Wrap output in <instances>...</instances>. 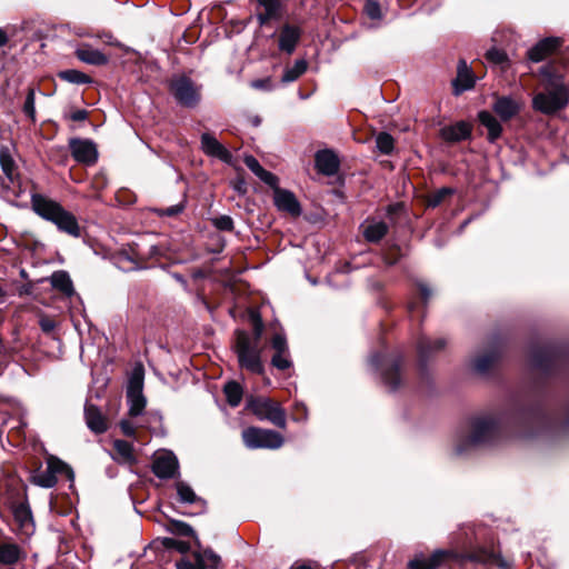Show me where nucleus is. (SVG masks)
I'll list each match as a JSON object with an SVG mask.
<instances>
[{
	"label": "nucleus",
	"mask_w": 569,
	"mask_h": 569,
	"mask_svg": "<svg viewBox=\"0 0 569 569\" xmlns=\"http://www.w3.org/2000/svg\"><path fill=\"white\" fill-rule=\"evenodd\" d=\"M0 167L3 174L11 184V187L6 186V188L11 191L16 198L20 197L24 191L22 188L21 174L18 170V166L11 154L10 149L6 146L0 148Z\"/></svg>",
	"instance_id": "obj_13"
},
{
	"label": "nucleus",
	"mask_w": 569,
	"mask_h": 569,
	"mask_svg": "<svg viewBox=\"0 0 569 569\" xmlns=\"http://www.w3.org/2000/svg\"><path fill=\"white\" fill-rule=\"evenodd\" d=\"M57 77L62 81L74 84H90L93 82V79L90 76L77 69L60 70L58 71Z\"/></svg>",
	"instance_id": "obj_39"
},
{
	"label": "nucleus",
	"mask_w": 569,
	"mask_h": 569,
	"mask_svg": "<svg viewBox=\"0 0 569 569\" xmlns=\"http://www.w3.org/2000/svg\"><path fill=\"white\" fill-rule=\"evenodd\" d=\"M380 256L387 267H393L406 256V253L399 243L392 240H387L380 249Z\"/></svg>",
	"instance_id": "obj_32"
},
{
	"label": "nucleus",
	"mask_w": 569,
	"mask_h": 569,
	"mask_svg": "<svg viewBox=\"0 0 569 569\" xmlns=\"http://www.w3.org/2000/svg\"><path fill=\"white\" fill-rule=\"evenodd\" d=\"M246 410L258 420H267L278 428L284 429L287 426L286 410L280 402L270 397L249 396L246 401Z\"/></svg>",
	"instance_id": "obj_10"
},
{
	"label": "nucleus",
	"mask_w": 569,
	"mask_h": 569,
	"mask_svg": "<svg viewBox=\"0 0 569 569\" xmlns=\"http://www.w3.org/2000/svg\"><path fill=\"white\" fill-rule=\"evenodd\" d=\"M369 363L380 373L381 381L389 392H396L402 387L406 367V357L402 352L382 353L377 351L370 356Z\"/></svg>",
	"instance_id": "obj_8"
},
{
	"label": "nucleus",
	"mask_w": 569,
	"mask_h": 569,
	"mask_svg": "<svg viewBox=\"0 0 569 569\" xmlns=\"http://www.w3.org/2000/svg\"><path fill=\"white\" fill-rule=\"evenodd\" d=\"M543 91L532 98V109L546 116H553L569 102V89L556 59L539 68Z\"/></svg>",
	"instance_id": "obj_3"
},
{
	"label": "nucleus",
	"mask_w": 569,
	"mask_h": 569,
	"mask_svg": "<svg viewBox=\"0 0 569 569\" xmlns=\"http://www.w3.org/2000/svg\"><path fill=\"white\" fill-rule=\"evenodd\" d=\"M89 114V111L86 109H77L71 111L68 118L74 122H80L87 120Z\"/></svg>",
	"instance_id": "obj_60"
},
{
	"label": "nucleus",
	"mask_w": 569,
	"mask_h": 569,
	"mask_svg": "<svg viewBox=\"0 0 569 569\" xmlns=\"http://www.w3.org/2000/svg\"><path fill=\"white\" fill-rule=\"evenodd\" d=\"M308 70V61L306 59L296 60L293 67L286 68L281 77V83L287 84L297 81Z\"/></svg>",
	"instance_id": "obj_40"
},
{
	"label": "nucleus",
	"mask_w": 569,
	"mask_h": 569,
	"mask_svg": "<svg viewBox=\"0 0 569 569\" xmlns=\"http://www.w3.org/2000/svg\"><path fill=\"white\" fill-rule=\"evenodd\" d=\"M161 546L167 550H177L181 555L190 551V543L187 541L177 540L174 538L164 537L160 540Z\"/></svg>",
	"instance_id": "obj_48"
},
{
	"label": "nucleus",
	"mask_w": 569,
	"mask_h": 569,
	"mask_svg": "<svg viewBox=\"0 0 569 569\" xmlns=\"http://www.w3.org/2000/svg\"><path fill=\"white\" fill-rule=\"evenodd\" d=\"M11 510L14 520L19 523L21 528H24L28 523H32V512L29 506L28 500H24L20 503H17V501H13L12 506L9 507Z\"/></svg>",
	"instance_id": "obj_37"
},
{
	"label": "nucleus",
	"mask_w": 569,
	"mask_h": 569,
	"mask_svg": "<svg viewBox=\"0 0 569 569\" xmlns=\"http://www.w3.org/2000/svg\"><path fill=\"white\" fill-rule=\"evenodd\" d=\"M201 149L207 156L217 158L227 164L232 162V153L211 133L201 134Z\"/></svg>",
	"instance_id": "obj_24"
},
{
	"label": "nucleus",
	"mask_w": 569,
	"mask_h": 569,
	"mask_svg": "<svg viewBox=\"0 0 569 569\" xmlns=\"http://www.w3.org/2000/svg\"><path fill=\"white\" fill-rule=\"evenodd\" d=\"M395 146L396 140L389 132L381 131L376 136V148L381 154H392Z\"/></svg>",
	"instance_id": "obj_43"
},
{
	"label": "nucleus",
	"mask_w": 569,
	"mask_h": 569,
	"mask_svg": "<svg viewBox=\"0 0 569 569\" xmlns=\"http://www.w3.org/2000/svg\"><path fill=\"white\" fill-rule=\"evenodd\" d=\"M486 59L493 64H505L509 61L507 53L498 48H491L486 52Z\"/></svg>",
	"instance_id": "obj_51"
},
{
	"label": "nucleus",
	"mask_w": 569,
	"mask_h": 569,
	"mask_svg": "<svg viewBox=\"0 0 569 569\" xmlns=\"http://www.w3.org/2000/svg\"><path fill=\"white\" fill-rule=\"evenodd\" d=\"M151 471L159 479H173L180 476L179 473V461L177 456L172 451L154 458Z\"/></svg>",
	"instance_id": "obj_18"
},
{
	"label": "nucleus",
	"mask_w": 569,
	"mask_h": 569,
	"mask_svg": "<svg viewBox=\"0 0 569 569\" xmlns=\"http://www.w3.org/2000/svg\"><path fill=\"white\" fill-rule=\"evenodd\" d=\"M263 9V12L257 13V20L260 27L268 26L271 20H281L283 17V6H268Z\"/></svg>",
	"instance_id": "obj_42"
},
{
	"label": "nucleus",
	"mask_w": 569,
	"mask_h": 569,
	"mask_svg": "<svg viewBox=\"0 0 569 569\" xmlns=\"http://www.w3.org/2000/svg\"><path fill=\"white\" fill-rule=\"evenodd\" d=\"M562 44L563 39L560 37L543 38L527 51V59L536 63L541 62L552 54H556Z\"/></svg>",
	"instance_id": "obj_17"
},
{
	"label": "nucleus",
	"mask_w": 569,
	"mask_h": 569,
	"mask_svg": "<svg viewBox=\"0 0 569 569\" xmlns=\"http://www.w3.org/2000/svg\"><path fill=\"white\" fill-rule=\"evenodd\" d=\"M174 487H176V490H177V495H178V500L182 503H199L201 505L203 508L207 507V501L197 496L196 492L193 491V489L184 481H177L174 483Z\"/></svg>",
	"instance_id": "obj_36"
},
{
	"label": "nucleus",
	"mask_w": 569,
	"mask_h": 569,
	"mask_svg": "<svg viewBox=\"0 0 569 569\" xmlns=\"http://www.w3.org/2000/svg\"><path fill=\"white\" fill-rule=\"evenodd\" d=\"M263 330L264 323L262 322L252 327V338L242 329L234 331L236 342L233 350L237 355L240 369L258 376L264 375V366L259 347Z\"/></svg>",
	"instance_id": "obj_7"
},
{
	"label": "nucleus",
	"mask_w": 569,
	"mask_h": 569,
	"mask_svg": "<svg viewBox=\"0 0 569 569\" xmlns=\"http://www.w3.org/2000/svg\"><path fill=\"white\" fill-rule=\"evenodd\" d=\"M74 56L84 63L101 67L109 62V57L89 44H83L74 51Z\"/></svg>",
	"instance_id": "obj_28"
},
{
	"label": "nucleus",
	"mask_w": 569,
	"mask_h": 569,
	"mask_svg": "<svg viewBox=\"0 0 569 569\" xmlns=\"http://www.w3.org/2000/svg\"><path fill=\"white\" fill-rule=\"evenodd\" d=\"M476 79L471 68L468 67L466 60L460 59L457 67V77L452 81L453 93L456 96L475 87Z\"/></svg>",
	"instance_id": "obj_26"
},
{
	"label": "nucleus",
	"mask_w": 569,
	"mask_h": 569,
	"mask_svg": "<svg viewBox=\"0 0 569 569\" xmlns=\"http://www.w3.org/2000/svg\"><path fill=\"white\" fill-rule=\"evenodd\" d=\"M416 287H417L418 297L421 300L422 305L426 307L429 299L432 296V291L425 282H421V281L417 282Z\"/></svg>",
	"instance_id": "obj_57"
},
{
	"label": "nucleus",
	"mask_w": 569,
	"mask_h": 569,
	"mask_svg": "<svg viewBox=\"0 0 569 569\" xmlns=\"http://www.w3.org/2000/svg\"><path fill=\"white\" fill-rule=\"evenodd\" d=\"M242 440L249 449H278L284 441L278 431L253 426L242 431Z\"/></svg>",
	"instance_id": "obj_11"
},
{
	"label": "nucleus",
	"mask_w": 569,
	"mask_h": 569,
	"mask_svg": "<svg viewBox=\"0 0 569 569\" xmlns=\"http://www.w3.org/2000/svg\"><path fill=\"white\" fill-rule=\"evenodd\" d=\"M288 356L289 353H273L271 365L281 371L288 370L292 367V361Z\"/></svg>",
	"instance_id": "obj_54"
},
{
	"label": "nucleus",
	"mask_w": 569,
	"mask_h": 569,
	"mask_svg": "<svg viewBox=\"0 0 569 569\" xmlns=\"http://www.w3.org/2000/svg\"><path fill=\"white\" fill-rule=\"evenodd\" d=\"M247 313H248V320L250 321L252 327L258 325V323H262L263 322L261 313H260V311L258 309L249 308L247 310Z\"/></svg>",
	"instance_id": "obj_62"
},
{
	"label": "nucleus",
	"mask_w": 569,
	"mask_h": 569,
	"mask_svg": "<svg viewBox=\"0 0 569 569\" xmlns=\"http://www.w3.org/2000/svg\"><path fill=\"white\" fill-rule=\"evenodd\" d=\"M493 99L495 101L491 109L502 122L510 121L517 117L522 109L521 102L517 101L511 96H500L495 93Z\"/></svg>",
	"instance_id": "obj_19"
},
{
	"label": "nucleus",
	"mask_w": 569,
	"mask_h": 569,
	"mask_svg": "<svg viewBox=\"0 0 569 569\" xmlns=\"http://www.w3.org/2000/svg\"><path fill=\"white\" fill-rule=\"evenodd\" d=\"M24 551L14 542H3L0 545V565L13 566L24 558Z\"/></svg>",
	"instance_id": "obj_30"
},
{
	"label": "nucleus",
	"mask_w": 569,
	"mask_h": 569,
	"mask_svg": "<svg viewBox=\"0 0 569 569\" xmlns=\"http://www.w3.org/2000/svg\"><path fill=\"white\" fill-rule=\"evenodd\" d=\"M112 446L116 452L113 459L119 463H128L133 466L138 462V459L134 455V448L131 442L122 439H116Z\"/></svg>",
	"instance_id": "obj_29"
},
{
	"label": "nucleus",
	"mask_w": 569,
	"mask_h": 569,
	"mask_svg": "<svg viewBox=\"0 0 569 569\" xmlns=\"http://www.w3.org/2000/svg\"><path fill=\"white\" fill-rule=\"evenodd\" d=\"M223 393L228 405L236 408L242 401L243 387L238 381L230 380L223 386Z\"/></svg>",
	"instance_id": "obj_38"
},
{
	"label": "nucleus",
	"mask_w": 569,
	"mask_h": 569,
	"mask_svg": "<svg viewBox=\"0 0 569 569\" xmlns=\"http://www.w3.org/2000/svg\"><path fill=\"white\" fill-rule=\"evenodd\" d=\"M6 496L7 503L9 507L12 506L13 501L20 503L24 500H28L27 486L21 479L12 478L8 480L6 483Z\"/></svg>",
	"instance_id": "obj_31"
},
{
	"label": "nucleus",
	"mask_w": 569,
	"mask_h": 569,
	"mask_svg": "<svg viewBox=\"0 0 569 569\" xmlns=\"http://www.w3.org/2000/svg\"><path fill=\"white\" fill-rule=\"evenodd\" d=\"M243 162L257 177L266 170L253 156H246Z\"/></svg>",
	"instance_id": "obj_58"
},
{
	"label": "nucleus",
	"mask_w": 569,
	"mask_h": 569,
	"mask_svg": "<svg viewBox=\"0 0 569 569\" xmlns=\"http://www.w3.org/2000/svg\"><path fill=\"white\" fill-rule=\"evenodd\" d=\"M405 206L402 202H396V203H391L387 207V216L389 218L398 214L399 212H401L403 210Z\"/></svg>",
	"instance_id": "obj_64"
},
{
	"label": "nucleus",
	"mask_w": 569,
	"mask_h": 569,
	"mask_svg": "<svg viewBox=\"0 0 569 569\" xmlns=\"http://www.w3.org/2000/svg\"><path fill=\"white\" fill-rule=\"evenodd\" d=\"M271 347L274 353H289V347L284 333H276L271 338Z\"/></svg>",
	"instance_id": "obj_53"
},
{
	"label": "nucleus",
	"mask_w": 569,
	"mask_h": 569,
	"mask_svg": "<svg viewBox=\"0 0 569 569\" xmlns=\"http://www.w3.org/2000/svg\"><path fill=\"white\" fill-rule=\"evenodd\" d=\"M167 88L176 102L182 108L194 109L201 102L202 87L196 83L187 73L173 74L168 80Z\"/></svg>",
	"instance_id": "obj_9"
},
{
	"label": "nucleus",
	"mask_w": 569,
	"mask_h": 569,
	"mask_svg": "<svg viewBox=\"0 0 569 569\" xmlns=\"http://www.w3.org/2000/svg\"><path fill=\"white\" fill-rule=\"evenodd\" d=\"M84 419L88 428L96 435L104 433L109 429V421L100 408L93 403L84 405Z\"/></svg>",
	"instance_id": "obj_25"
},
{
	"label": "nucleus",
	"mask_w": 569,
	"mask_h": 569,
	"mask_svg": "<svg viewBox=\"0 0 569 569\" xmlns=\"http://www.w3.org/2000/svg\"><path fill=\"white\" fill-rule=\"evenodd\" d=\"M192 556L194 558V561H191L188 558H181L180 560H178L176 562L177 569H208L203 556L200 551H194Z\"/></svg>",
	"instance_id": "obj_45"
},
{
	"label": "nucleus",
	"mask_w": 569,
	"mask_h": 569,
	"mask_svg": "<svg viewBox=\"0 0 569 569\" xmlns=\"http://www.w3.org/2000/svg\"><path fill=\"white\" fill-rule=\"evenodd\" d=\"M362 236L369 243H379L389 232V226L385 221L361 224Z\"/></svg>",
	"instance_id": "obj_33"
},
{
	"label": "nucleus",
	"mask_w": 569,
	"mask_h": 569,
	"mask_svg": "<svg viewBox=\"0 0 569 569\" xmlns=\"http://www.w3.org/2000/svg\"><path fill=\"white\" fill-rule=\"evenodd\" d=\"M61 467H63V461L51 455L47 458V469L39 473H31L29 481L41 488H52L58 482L57 471Z\"/></svg>",
	"instance_id": "obj_21"
},
{
	"label": "nucleus",
	"mask_w": 569,
	"mask_h": 569,
	"mask_svg": "<svg viewBox=\"0 0 569 569\" xmlns=\"http://www.w3.org/2000/svg\"><path fill=\"white\" fill-rule=\"evenodd\" d=\"M446 340L443 338H438L431 340L428 337L421 336L417 340V356H418V372L421 379H426L429 375L428 363L433 353L441 351L446 347Z\"/></svg>",
	"instance_id": "obj_12"
},
{
	"label": "nucleus",
	"mask_w": 569,
	"mask_h": 569,
	"mask_svg": "<svg viewBox=\"0 0 569 569\" xmlns=\"http://www.w3.org/2000/svg\"><path fill=\"white\" fill-rule=\"evenodd\" d=\"M529 365L539 372L531 391L521 402L537 401L551 431L569 432V351L558 345L533 346Z\"/></svg>",
	"instance_id": "obj_1"
},
{
	"label": "nucleus",
	"mask_w": 569,
	"mask_h": 569,
	"mask_svg": "<svg viewBox=\"0 0 569 569\" xmlns=\"http://www.w3.org/2000/svg\"><path fill=\"white\" fill-rule=\"evenodd\" d=\"M58 476H63L71 482L74 480V472H73L72 468L64 461H63V467L58 468L57 477Z\"/></svg>",
	"instance_id": "obj_63"
},
{
	"label": "nucleus",
	"mask_w": 569,
	"mask_h": 569,
	"mask_svg": "<svg viewBox=\"0 0 569 569\" xmlns=\"http://www.w3.org/2000/svg\"><path fill=\"white\" fill-rule=\"evenodd\" d=\"M315 168L320 174L335 176L340 169V159L331 149L318 150L315 154Z\"/></svg>",
	"instance_id": "obj_23"
},
{
	"label": "nucleus",
	"mask_w": 569,
	"mask_h": 569,
	"mask_svg": "<svg viewBox=\"0 0 569 569\" xmlns=\"http://www.w3.org/2000/svg\"><path fill=\"white\" fill-rule=\"evenodd\" d=\"M426 569H438L441 565L452 561L458 565L466 562L492 563L500 569H510L508 561L503 559L500 551L489 549L485 546H477L465 552L452 550H436L428 559L420 560Z\"/></svg>",
	"instance_id": "obj_4"
},
{
	"label": "nucleus",
	"mask_w": 569,
	"mask_h": 569,
	"mask_svg": "<svg viewBox=\"0 0 569 569\" xmlns=\"http://www.w3.org/2000/svg\"><path fill=\"white\" fill-rule=\"evenodd\" d=\"M258 178L269 186L273 190V193L276 192V189H280L279 178L274 173L264 170Z\"/></svg>",
	"instance_id": "obj_56"
},
{
	"label": "nucleus",
	"mask_w": 569,
	"mask_h": 569,
	"mask_svg": "<svg viewBox=\"0 0 569 569\" xmlns=\"http://www.w3.org/2000/svg\"><path fill=\"white\" fill-rule=\"evenodd\" d=\"M23 113L30 119L32 123L37 121L36 112V90L33 87H29L26 96L24 103L22 106Z\"/></svg>",
	"instance_id": "obj_47"
},
{
	"label": "nucleus",
	"mask_w": 569,
	"mask_h": 569,
	"mask_svg": "<svg viewBox=\"0 0 569 569\" xmlns=\"http://www.w3.org/2000/svg\"><path fill=\"white\" fill-rule=\"evenodd\" d=\"M143 378L144 369L142 365H138L137 367H134L129 377L126 395L143 393Z\"/></svg>",
	"instance_id": "obj_41"
},
{
	"label": "nucleus",
	"mask_w": 569,
	"mask_h": 569,
	"mask_svg": "<svg viewBox=\"0 0 569 569\" xmlns=\"http://www.w3.org/2000/svg\"><path fill=\"white\" fill-rule=\"evenodd\" d=\"M540 409L537 401L521 402L513 399L500 417L490 413L470 416L467 419L466 431L458 437L456 453L465 455L480 447L493 445L501 437L502 423L527 437L551 431L546 427V417Z\"/></svg>",
	"instance_id": "obj_2"
},
{
	"label": "nucleus",
	"mask_w": 569,
	"mask_h": 569,
	"mask_svg": "<svg viewBox=\"0 0 569 569\" xmlns=\"http://www.w3.org/2000/svg\"><path fill=\"white\" fill-rule=\"evenodd\" d=\"M303 30L301 27L286 22L278 30V49L291 56L301 41Z\"/></svg>",
	"instance_id": "obj_16"
},
{
	"label": "nucleus",
	"mask_w": 569,
	"mask_h": 569,
	"mask_svg": "<svg viewBox=\"0 0 569 569\" xmlns=\"http://www.w3.org/2000/svg\"><path fill=\"white\" fill-rule=\"evenodd\" d=\"M478 121L487 129V140L495 143L501 138L503 128L500 121L488 110H481L477 114Z\"/></svg>",
	"instance_id": "obj_27"
},
{
	"label": "nucleus",
	"mask_w": 569,
	"mask_h": 569,
	"mask_svg": "<svg viewBox=\"0 0 569 569\" xmlns=\"http://www.w3.org/2000/svg\"><path fill=\"white\" fill-rule=\"evenodd\" d=\"M186 203H187V200L184 198L181 202H179L174 206L157 209V213L159 217H177L184 211Z\"/></svg>",
	"instance_id": "obj_52"
},
{
	"label": "nucleus",
	"mask_w": 569,
	"mask_h": 569,
	"mask_svg": "<svg viewBox=\"0 0 569 569\" xmlns=\"http://www.w3.org/2000/svg\"><path fill=\"white\" fill-rule=\"evenodd\" d=\"M168 258L167 249L162 244H152L148 252H142L138 242H130L113 256L118 267L124 272L148 270L152 268L167 269L162 259Z\"/></svg>",
	"instance_id": "obj_5"
},
{
	"label": "nucleus",
	"mask_w": 569,
	"mask_h": 569,
	"mask_svg": "<svg viewBox=\"0 0 569 569\" xmlns=\"http://www.w3.org/2000/svg\"><path fill=\"white\" fill-rule=\"evenodd\" d=\"M453 193L455 190L452 188L443 187L430 193L427 197L426 204L428 208H437L445 201L447 197L452 196Z\"/></svg>",
	"instance_id": "obj_46"
},
{
	"label": "nucleus",
	"mask_w": 569,
	"mask_h": 569,
	"mask_svg": "<svg viewBox=\"0 0 569 569\" xmlns=\"http://www.w3.org/2000/svg\"><path fill=\"white\" fill-rule=\"evenodd\" d=\"M251 86L256 89L262 90H271L272 89V80L270 77L253 80Z\"/></svg>",
	"instance_id": "obj_61"
},
{
	"label": "nucleus",
	"mask_w": 569,
	"mask_h": 569,
	"mask_svg": "<svg viewBox=\"0 0 569 569\" xmlns=\"http://www.w3.org/2000/svg\"><path fill=\"white\" fill-rule=\"evenodd\" d=\"M207 563V567L210 569H218L221 563V558L217 555L211 548H207L201 552Z\"/></svg>",
	"instance_id": "obj_55"
},
{
	"label": "nucleus",
	"mask_w": 569,
	"mask_h": 569,
	"mask_svg": "<svg viewBox=\"0 0 569 569\" xmlns=\"http://www.w3.org/2000/svg\"><path fill=\"white\" fill-rule=\"evenodd\" d=\"M439 137L448 144L471 140L472 124L468 121L460 120L453 124L445 126L439 130Z\"/></svg>",
	"instance_id": "obj_20"
},
{
	"label": "nucleus",
	"mask_w": 569,
	"mask_h": 569,
	"mask_svg": "<svg viewBox=\"0 0 569 569\" xmlns=\"http://www.w3.org/2000/svg\"><path fill=\"white\" fill-rule=\"evenodd\" d=\"M503 355V343L500 339H495L489 348L472 360V368L477 373H488Z\"/></svg>",
	"instance_id": "obj_15"
},
{
	"label": "nucleus",
	"mask_w": 569,
	"mask_h": 569,
	"mask_svg": "<svg viewBox=\"0 0 569 569\" xmlns=\"http://www.w3.org/2000/svg\"><path fill=\"white\" fill-rule=\"evenodd\" d=\"M363 13L371 20L382 18L381 6L377 0H366L363 4Z\"/></svg>",
	"instance_id": "obj_49"
},
{
	"label": "nucleus",
	"mask_w": 569,
	"mask_h": 569,
	"mask_svg": "<svg viewBox=\"0 0 569 569\" xmlns=\"http://www.w3.org/2000/svg\"><path fill=\"white\" fill-rule=\"evenodd\" d=\"M31 209L43 220L53 223L60 232L73 238L81 237V227L76 216L66 210L58 201L33 192L31 194Z\"/></svg>",
	"instance_id": "obj_6"
},
{
	"label": "nucleus",
	"mask_w": 569,
	"mask_h": 569,
	"mask_svg": "<svg viewBox=\"0 0 569 569\" xmlns=\"http://www.w3.org/2000/svg\"><path fill=\"white\" fill-rule=\"evenodd\" d=\"M53 289L70 298L74 295V288L69 273L64 270L54 271L50 277Z\"/></svg>",
	"instance_id": "obj_34"
},
{
	"label": "nucleus",
	"mask_w": 569,
	"mask_h": 569,
	"mask_svg": "<svg viewBox=\"0 0 569 569\" xmlns=\"http://www.w3.org/2000/svg\"><path fill=\"white\" fill-rule=\"evenodd\" d=\"M69 149L72 158L79 163L92 166L98 161L97 146L90 139L71 138Z\"/></svg>",
	"instance_id": "obj_14"
},
{
	"label": "nucleus",
	"mask_w": 569,
	"mask_h": 569,
	"mask_svg": "<svg viewBox=\"0 0 569 569\" xmlns=\"http://www.w3.org/2000/svg\"><path fill=\"white\" fill-rule=\"evenodd\" d=\"M129 403L128 416L131 418L139 417L146 409L147 399L143 393L126 395Z\"/></svg>",
	"instance_id": "obj_44"
},
{
	"label": "nucleus",
	"mask_w": 569,
	"mask_h": 569,
	"mask_svg": "<svg viewBox=\"0 0 569 569\" xmlns=\"http://www.w3.org/2000/svg\"><path fill=\"white\" fill-rule=\"evenodd\" d=\"M212 226L219 231L231 232L234 229L233 219L230 216L221 214L211 219Z\"/></svg>",
	"instance_id": "obj_50"
},
{
	"label": "nucleus",
	"mask_w": 569,
	"mask_h": 569,
	"mask_svg": "<svg viewBox=\"0 0 569 569\" xmlns=\"http://www.w3.org/2000/svg\"><path fill=\"white\" fill-rule=\"evenodd\" d=\"M119 427L123 436L128 438H136L137 429L129 420L122 419L119 423Z\"/></svg>",
	"instance_id": "obj_59"
},
{
	"label": "nucleus",
	"mask_w": 569,
	"mask_h": 569,
	"mask_svg": "<svg viewBox=\"0 0 569 569\" xmlns=\"http://www.w3.org/2000/svg\"><path fill=\"white\" fill-rule=\"evenodd\" d=\"M167 530L174 536L192 538L197 548L201 549V541L199 540L196 531L189 523L181 520L169 518L167 523Z\"/></svg>",
	"instance_id": "obj_35"
},
{
	"label": "nucleus",
	"mask_w": 569,
	"mask_h": 569,
	"mask_svg": "<svg viewBox=\"0 0 569 569\" xmlns=\"http://www.w3.org/2000/svg\"><path fill=\"white\" fill-rule=\"evenodd\" d=\"M273 204L281 211L298 218L302 213V208L296 194L288 189H276L273 193Z\"/></svg>",
	"instance_id": "obj_22"
}]
</instances>
